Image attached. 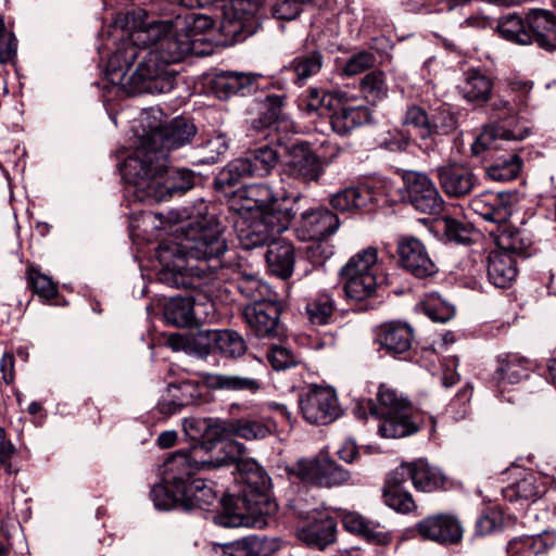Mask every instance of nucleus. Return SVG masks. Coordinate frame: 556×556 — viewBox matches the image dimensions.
Returning <instances> with one entry per match:
<instances>
[{
  "instance_id": "nucleus-19",
  "label": "nucleus",
  "mask_w": 556,
  "mask_h": 556,
  "mask_svg": "<svg viewBox=\"0 0 556 556\" xmlns=\"http://www.w3.org/2000/svg\"><path fill=\"white\" fill-rule=\"evenodd\" d=\"M397 254L403 268L417 278L430 277L438 271L424 243L414 237L399 240Z\"/></svg>"
},
{
  "instance_id": "nucleus-54",
  "label": "nucleus",
  "mask_w": 556,
  "mask_h": 556,
  "mask_svg": "<svg viewBox=\"0 0 556 556\" xmlns=\"http://www.w3.org/2000/svg\"><path fill=\"white\" fill-rule=\"evenodd\" d=\"M361 90L368 101L383 99L388 93L384 74L380 71L368 73L361 81Z\"/></svg>"
},
{
  "instance_id": "nucleus-64",
  "label": "nucleus",
  "mask_w": 556,
  "mask_h": 556,
  "mask_svg": "<svg viewBox=\"0 0 556 556\" xmlns=\"http://www.w3.org/2000/svg\"><path fill=\"white\" fill-rule=\"evenodd\" d=\"M521 169V159L518 155H514L510 164L504 168L500 166H489L488 175L498 181H506L517 177Z\"/></svg>"
},
{
  "instance_id": "nucleus-28",
  "label": "nucleus",
  "mask_w": 556,
  "mask_h": 556,
  "mask_svg": "<svg viewBox=\"0 0 556 556\" xmlns=\"http://www.w3.org/2000/svg\"><path fill=\"white\" fill-rule=\"evenodd\" d=\"M258 75L241 72H222L212 83V88L219 99H227L233 94L250 92Z\"/></svg>"
},
{
  "instance_id": "nucleus-17",
  "label": "nucleus",
  "mask_w": 556,
  "mask_h": 556,
  "mask_svg": "<svg viewBox=\"0 0 556 556\" xmlns=\"http://www.w3.org/2000/svg\"><path fill=\"white\" fill-rule=\"evenodd\" d=\"M407 199L421 213L437 215L443 210L444 201L433 184L424 173L408 170L403 176Z\"/></svg>"
},
{
  "instance_id": "nucleus-15",
  "label": "nucleus",
  "mask_w": 556,
  "mask_h": 556,
  "mask_svg": "<svg viewBox=\"0 0 556 556\" xmlns=\"http://www.w3.org/2000/svg\"><path fill=\"white\" fill-rule=\"evenodd\" d=\"M324 162L305 142L294 143L286 151L282 173L303 185L318 182L324 175Z\"/></svg>"
},
{
  "instance_id": "nucleus-34",
  "label": "nucleus",
  "mask_w": 556,
  "mask_h": 556,
  "mask_svg": "<svg viewBox=\"0 0 556 556\" xmlns=\"http://www.w3.org/2000/svg\"><path fill=\"white\" fill-rule=\"evenodd\" d=\"M405 482L393 470L382 489L383 502L387 506L401 514H408L416 509L412 494L405 490Z\"/></svg>"
},
{
  "instance_id": "nucleus-40",
  "label": "nucleus",
  "mask_w": 556,
  "mask_h": 556,
  "mask_svg": "<svg viewBox=\"0 0 556 556\" xmlns=\"http://www.w3.org/2000/svg\"><path fill=\"white\" fill-rule=\"evenodd\" d=\"M205 381L215 390L256 393L261 389V382L257 379L239 375L210 374Z\"/></svg>"
},
{
  "instance_id": "nucleus-29",
  "label": "nucleus",
  "mask_w": 556,
  "mask_h": 556,
  "mask_svg": "<svg viewBox=\"0 0 556 556\" xmlns=\"http://www.w3.org/2000/svg\"><path fill=\"white\" fill-rule=\"evenodd\" d=\"M268 269L274 275L286 279L293 273L295 253L291 242L287 240H275L268 245L265 254Z\"/></svg>"
},
{
  "instance_id": "nucleus-60",
  "label": "nucleus",
  "mask_w": 556,
  "mask_h": 556,
  "mask_svg": "<svg viewBox=\"0 0 556 556\" xmlns=\"http://www.w3.org/2000/svg\"><path fill=\"white\" fill-rule=\"evenodd\" d=\"M216 330H199L189 337V351L199 357L210 354L213 344L215 345Z\"/></svg>"
},
{
  "instance_id": "nucleus-42",
  "label": "nucleus",
  "mask_w": 556,
  "mask_h": 556,
  "mask_svg": "<svg viewBox=\"0 0 556 556\" xmlns=\"http://www.w3.org/2000/svg\"><path fill=\"white\" fill-rule=\"evenodd\" d=\"M370 198L366 188L348 187L331 195L330 205L339 212H352L366 206Z\"/></svg>"
},
{
  "instance_id": "nucleus-2",
  "label": "nucleus",
  "mask_w": 556,
  "mask_h": 556,
  "mask_svg": "<svg viewBox=\"0 0 556 556\" xmlns=\"http://www.w3.org/2000/svg\"><path fill=\"white\" fill-rule=\"evenodd\" d=\"M136 38L124 42L108 60L106 78L130 96L173 90L177 72L151 49L138 48Z\"/></svg>"
},
{
  "instance_id": "nucleus-7",
  "label": "nucleus",
  "mask_w": 556,
  "mask_h": 556,
  "mask_svg": "<svg viewBox=\"0 0 556 556\" xmlns=\"http://www.w3.org/2000/svg\"><path fill=\"white\" fill-rule=\"evenodd\" d=\"M494 122L484 127L472 144L476 154L485 150L507 149V144L526 139L529 129L521 126L514 105L502 96H496L489 104Z\"/></svg>"
},
{
  "instance_id": "nucleus-63",
  "label": "nucleus",
  "mask_w": 556,
  "mask_h": 556,
  "mask_svg": "<svg viewBox=\"0 0 556 556\" xmlns=\"http://www.w3.org/2000/svg\"><path fill=\"white\" fill-rule=\"evenodd\" d=\"M267 359L276 370H285L296 364L294 354L280 345H275L268 351Z\"/></svg>"
},
{
  "instance_id": "nucleus-24",
  "label": "nucleus",
  "mask_w": 556,
  "mask_h": 556,
  "mask_svg": "<svg viewBox=\"0 0 556 556\" xmlns=\"http://www.w3.org/2000/svg\"><path fill=\"white\" fill-rule=\"evenodd\" d=\"M394 471L405 483L412 480L414 488L421 492H433L442 488L445 481L441 471L424 459L402 464Z\"/></svg>"
},
{
  "instance_id": "nucleus-13",
  "label": "nucleus",
  "mask_w": 556,
  "mask_h": 556,
  "mask_svg": "<svg viewBox=\"0 0 556 556\" xmlns=\"http://www.w3.org/2000/svg\"><path fill=\"white\" fill-rule=\"evenodd\" d=\"M289 199L287 190L265 182L247 185L235 192V205L239 214L265 215L278 211H293L285 206Z\"/></svg>"
},
{
  "instance_id": "nucleus-56",
  "label": "nucleus",
  "mask_w": 556,
  "mask_h": 556,
  "mask_svg": "<svg viewBox=\"0 0 556 556\" xmlns=\"http://www.w3.org/2000/svg\"><path fill=\"white\" fill-rule=\"evenodd\" d=\"M444 236L453 242L468 244L472 241L473 229L450 216L441 219Z\"/></svg>"
},
{
  "instance_id": "nucleus-12",
  "label": "nucleus",
  "mask_w": 556,
  "mask_h": 556,
  "mask_svg": "<svg viewBox=\"0 0 556 556\" xmlns=\"http://www.w3.org/2000/svg\"><path fill=\"white\" fill-rule=\"evenodd\" d=\"M279 162L278 151L270 146H262L228 164L216 178L217 188L236 185L242 177H265Z\"/></svg>"
},
{
  "instance_id": "nucleus-55",
  "label": "nucleus",
  "mask_w": 556,
  "mask_h": 556,
  "mask_svg": "<svg viewBox=\"0 0 556 556\" xmlns=\"http://www.w3.org/2000/svg\"><path fill=\"white\" fill-rule=\"evenodd\" d=\"M403 125L417 130L421 139L430 138V115L419 105H409L402 119Z\"/></svg>"
},
{
  "instance_id": "nucleus-59",
  "label": "nucleus",
  "mask_w": 556,
  "mask_h": 556,
  "mask_svg": "<svg viewBox=\"0 0 556 556\" xmlns=\"http://www.w3.org/2000/svg\"><path fill=\"white\" fill-rule=\"evenodd\" d=\"M332 100L333 96L331 93H326L317 88H311L307 97L302 99L301 105L309 113L315 112L318 115H324L330 111Z\"/></svg>"
},
{
  "instance_id": "nucleus-16",
  "label": "nucleus",
  "mask_w": 556,
  "mask_h": 556,
  "mask_svg": "<svg viewBox=\"0 0 556 556\" xmlns=\"http://www.w3.org/2000/svg\"><path fill=\"white\" fill-rule=\"evenodd\" d=\"M282 304L277 296L267 301H256L243 308V317L251 331L258 338H280L283 326L280 323Z\"/></svg>"
},
{
  "instance_id": "nucleus-3",
  "label": "nucleus",
  "mask_w": 556,
  "mask_h": 556,
  "mask_svg": "<svg viewBox=\"0 0 556 556\" xmlns=\"http://www.w3.org/2000/svg\"><path fill=\"white\" fill-rule=\"evenodd\" d=\"M235 459H228L224 466L237 465L243 488L238 497L223 498L224 511L215 517V522L226 528L253 527L258 517L277 511L278 505L270 496L271 480L262 466L252 458H245L247 447Z\"/></svg>"
},
{
  "instance_id": "nucleus-8",
  "label": "nucleus",
  "mask_w": 556,
  "mask_h": 556,
  "mask_svg": "<svg viewBox=\"0 0 556 556\" xmlns=\"http://www.w3.org/2000/svg\"><path fill=\"white\" fill-rule=\"evenodd\" d=\"M409 409L410 402L384 383L378 389L377 404L368 402L369 414L381 419L378 432L387 439L403 438L417 431V426L409 417Z\"/></svg>"
},
{
  "instance_id": "nucleus-50",
  "label": "nucleus",
  "mask_w": 556,
  "mask_h": 556,
  "mask_svg": "<svg viewBox=\"0 0 556 556\" xmlns=\"http://www.w3.org/2000/svg\"><path fill=\"white\" fill-rule=\"evenodd\" d=\"M215 346L226 357H239L247 351L245 341L235 330H216Z\"/></svg>"
},
{
  "instance_id": "nucleus-32",
  "label": "nucleus",
  "mask_w": 556,
  "mask_h": 556,
  "mask_svg": "<svg viewBox=\"0 0 556 556\" xmlns=\"http://www.w3.org/2000/svg\"><path fill=\"white\" fill-rule=\"evenodd\" d=\"M323 66L324 55L321 51L313 49L299 53L285 66V70L293 75L294 84L303 86L311 77L316 76Z\"/></svg>"
},
{
  "instance_id": "nucleus-23",
  "label": "nucleus",
  "mask_w": 556,
  "mask_h": 556,
  "mask_svg": "<svg viewBox=\"0 0 556 556\" xmlns=\"http://www.w3.org/2000/svg\"><path fill=\"white\" fill-rule=\"evenodd\" d=\"M413 340V328L405 323H384L376 330L375 342L379 345V350L391 356L408 352Z\"/></svg>"
},
{
  "instance_id": "nucleus-26",
  "label": "nucleus",
  "mask_w": 556,
  "mask_h": 556,
  "mask_svg": "<svg viewBox=\"0 0 556 556\" xmlns=\"http://www.w3.org/2000/svg\"><path fill=\"white\" fill-rule=\"evenodd\" d=\"M336 520L326 513H320L306 526L298 529V539L307 546L324 549L334 542Z\"/></svg>"
},
{
  "instance_id": "nucleus-61",
  "label": "nucleus",
  "mask_w": 556,
  "mask_h": 556,
  "mask_svg": "<svg viewBox=\"0 0 556 556\" xmlns=\"http://www.w3.org/2000/svg\"><path fill=\"white\" fill-rule=\"evenodd\" d=\"M282 104V97L274 94L265 99V109L263 116L253 123L255 128H265L277 122Z\"/></svg>"
},
{
  "instance_id": "nucleus-51",
  "label": "nucleus",
  "mask_w": 556,
  "mask_h": 556,
  "mask_svg": "<svg viewBox=\"0 0 556 556\" xmlns=\"http://www.w3.org/2000/svg\"><path fill=\"white\" fill-rule=\"evenodd\" d=\"M27 285L42 300H52L58 295V285L35 266L26 270Z\"/></svg>"
},
{
  "instance_id": "nucleus-46",
  "label": "nucleus",
  "mask_w": 556,
  "mask_h": 556,
  "mask_svg": "<svg viewBox=\"0 0 556 556\" xmlns=\"http://www.w3.org/2000/svg\"><path fill=\"white\" fill-rule=\"evenodd\" d=\"M238 291L255 303L256 301H267L277 296L271 288L251 273H242L237 280Z\"/></svg>"
},
{
  "instance_id": "nucleus-22",
  "label": "nucleus",
  "mask_w": 556,
  "mask_h": 556,
  "mask_svg": "<svg viewBox=\"0 0 556 556\" xmlns=\"http://www.w3.org/2000/svg\"><path fill=\"white\" fill-rule=\"evenodd\" d=\"M514 201L509 192H485L473 198L470 205L485 220L502 226L511 215Z\"/></svg>"
},
{
  "instance_id": "nucleus-9",
  "label": "nucleus",
  "mask_w": 556,
  "mask_h": 556,
  "mask_svg": "<svg viewBox=\"0 0 556 556\" xmlns=\"http://www.w3.org/2000/svg\"><path fill=\"white\" fill-rule=\"evenodd\" d=\"M136 27L138 29L132 34V38L149 45L150 49L170 66L193 52L191 41L187 37H181L168 20L148 24L141 22Z\"/></svg>"
},
{
  "instance_id": "nucleus-53",
  "label": "nucleus",
  "mask_w": 556,
  "mask_h": 556,
  "mask_svg": "<svg viewBox=\"0 0 556 556\" xmlns=\"http://www.w3.org/2000/svg\"><path fill=\"white\" fill-rule=\"evenodd\" d=\"M430 137L435 134L447 135L457 127V118L447 105L434 109L430 114Z\"/></svg>"
},
{
  "instance_id": "nucleus-30",
  "label": "nucleus",
  "mask_w": 556,
  "mask_h": 556,
  "mask_svg": "<svg viewBox=\"0 0 556 556\" xmlns=\"http://www.w3.org/2000/svg\"><path fill=\"white\" fill-rule=\"evenodd\" d=\"M497 368L493 374V381L498 387L515 384L527 378L530 372V363L518 354H507L497 359Z\"/></svg>"
},
{
  "instance_id": "nucleus-36",
  "label": "nucleus",
  "mask_w": 556,
  "mask_h": 556,
  "mask_svg": "<svg viewBox=\"0 0 556 556\" xmlns=\"http://www.w3.org/2000/svg\"><path fill=\"white\" fill-rule=\"evenodd\" d=\"M169 21L174 28H176V31L180 33L181 37H187L191 41L194 53H198L195 43L202 40L200 36L204 35L213 27L211 17L194 12L178 14Z\"/></svg>"
},
{
  "instance_id": "nucleus-11",
  "label": "nucleus",
  "mask_w": 556,
  "mask_h": 556,
  "mask_svg": "<svg viewBox=\"0 0 556 556\" xmlns=\"http://www.w3.org/2000/svg\"><path fill=\"white\" fill-rule=\"evenodd\" d=\"M379 270L378 250L367 247L353 256L341 268L346 296L354 301H364L374 295L377 289Z\"/></svg>"
},
{
  "instance_id": "nucleus-20",
  "label": "nucleus",
  "mask_w": 556,
  "mask_h": 556,
  "mask_svg": "<svg viewBox=\"0 0 556 556\" xmlns=\"http://www.w3.org/2000/svg\"><path fill=\"white\" fill-rule=\"evenodd\" d=\"M419 535L444 545L457 544L463 539V526L452 515H434L419 521L416 526Z\"/></svg>"
},
{
  "instance_id": "nucleus-1",
  "label": "nucleus",
  "mask_w": 556,
  "mask_h": 556,
  "mask_svg": "<svg viewBox=\"0 0 556 556\" xmlns=\"http://www.w3.org/2000/svg\"><path fill=\"white\" fill-rule=\"evenodd\" d=\"M226 251L218 223L190 224L180 241H164L156 249L162 265L159 280L170 288L199 289L208 294L217 282L219 257Z\"/></svg>"
},
{
  "instance_id": "nucleus-49",
  "label": "nucleus",
  "mask_w": 556,
  "mask_h": 556,
  "mask_svg": "<svg viewBox=\"0 0 556 556\" xmlns=\"http://www.w3.org/2000/svg\"><path fill=\"white\" fill-rule=\"evenodd\" d=\"M193 384L191 382L185 381L179 384H169L167 388V392L172 397L170 401H162L159 403V408L161 413L164 414H175L182 406L188 405L193 399Z\"/></svg>"
},
{
  "instance_id": "nucleus-35",
  "label": "nucleus",
  "mask_w": 556,
  "mask_h": 556,
  "mask_svg": "<svg viewBox=\"0 0 556 556\" xmlns=\"http://www.w3.org/2000/svg\"><path fill=\"white\" fill-rule=\"evenodd\" d=\"M493 80L481 71L470 68L465 73L459 91L468 102L484 104L490 100Z\"/></svg>"
},
{
  "instance_id": "nucleus-4",
  "label": "nucleus",
  "mask_w": 556,
  "mask_h": 556,
  "mask_svg": "<svg viewBox=\"0 0 556 556\" xmlns=\"http://www.w3.org/2000/svg\"><path fill=\"white\" fill-rule=\"evenodd\" d=\"M151 157L139 152L137 157H128L123 167L126 181L134 186L140 201L161 202L174 194H182L194 185V175L186 168H170L169 161Z\"/></svg>"
},
{
  "instance_id": "nucleus-38",
  "label": "nucleus",
  "mask_w": 556,
  "mask_h": 556,
  "mask_svg": "<svg viewBox=\"0 0 556 556\" xmlns=\"http://www.w3.org/2000/svg\"><path fill=\"white\" fill-rule=\"evenodd\" d=\"M342 522L349 532L358 534L370 543L384 545L390 540L384 527L367 520L356 513L345 514Z\"/></svg>"
},
{
  "instance_id": "nucleus-48",
  "label": "nucleus",
  "mask_w": 556,
  "mask_h": 556,
  "mask_svg": "<svg viewBox=\"0 0 556 556\" xmlns=\"http://www.w3.org/2000/svg\"><path fill=\"white\" fill-rule=\"evenodd\" d=\"M164 317L167 323L186 327L193 323V302L189 298H173L164 307Z\"/></svg>"
},
{
  "instance_id": "nucleus-58",
  "label": "nucleus",
  "mask_w": 556,
  "mask_h": 556,
  "mask_svg": "<svg viewBox=\"0 0 556 556\" xmlns=\"http://www.w3.org/2000/svg\"><path fill=\"white\" fill-rule=\"evenodd\" d=\"M351 476L348 470L329 458H324L320 486H334L346 483Z\"/></svg>"
},
{
  "instance_id": "nucleus-27",
  "label": "nucleus",
  "mask_w": 556,
  "mask_h": 556,
  "mask_svg": "<svg viewBox=\"0 0 556 556\" xmlns=\"http://www.w3.org/2000/svg\"><path fill=\"white\" fill-rule=\"evenodd\" d=\"M517 264L514 256L505 251H491L486 258L489 281L496 288H508L517 277Z\"/></svg>"
},
{
  "instance_id": "nucleus-18",
  "label": "nucleus",
  "mask_w": 556,
  "mask_h": 556,
  "mask_svg": "<svg viewBox=\"0 0 556 556\" xmlns=\"http://www.w3.org/2000/svg\"><path fill=\"white\" fill-rule=\"evenodd\" d=\"M339 227L338 215L327 207L319 206L301 214L296 233L303 241H321L333 235Z\"/></svg>"
},
{
  "instance_id": "nucleus-57",
  "label": "nucleus",
  "mask_w": 556,
  "mask_h": 556,
  "mask_svg": "<svg viewBox=\"0 0 556 556\" xmlns=\"http://www.w3.org/2000/svg\"><path fill=\"white\" fill-rule=\"evenodd\" d=\"M155 508L168 510L176 506L182 507V498L179 490L170 488L168 484H155L150 492Z\"/></svg>"
},
{
  "instance_id": "nucleus-43",
  "label": "nucleus",
  "mask_w": 556,
  "mask_h": 556,
  "mask_svg": "<svg viewBox=\"0 0 556 556\" xmlns=\"http://www.w3.org/2000/svg\"><path fill=\"white\" fill-rule=\"evenodd\" d=\"M497 31L502 38L517 43V45H530L531 35L530 27L527 24L526 18H521L517 14H508L503 16L497 24Z\"/></svg>"
},
{
  "instance_id": "nucleus-31",
  "label": "nucleus",
  "mask_w": 556,
  "mask_h": 556,
  "mask_svg": "<svg viewBox=\"0 0 556 556\" xmlns=\"http://www.w3.org/2000/svg\"><path fill=\"white\" fill-rule=\"evenodd\" d=\"M262 4L263 0H228L223 7V27H233V34L241 31Z\"/></svg>"
},
{
  "instance_id": "nucleus-33",
  "label": "nucleus",
  "mask_w": 556,
  "mask_h": 556,
  "mask_svg": "<svg viewBox=\"0 0 556 556\" xmlns=\"http://www.w3.org/2000/svg\"><path fill=\"white\" fill-rule=\"evenodd\" d=\"M182 508L186 510L200 508L208 510L218 501V492L213 483L203 479H193L181 493Z\"/></svg>"
},
{
  "instance_id": "nucleus-39",
  "label": "nucleus",
  "mask_w": 556,
  "mask_h": 556,
  "mask_svg": "<svg viewBox=\"0 0 556 556\" xmlns=\"http://www.w3.org/2000/svg\"><path fill=\"white\" fill-rule=\"evenodd\" d=\"M497 250L509 254H523L532 244L530 237L519 228L513 226H498L494 232Z\"/></svg>"
},
{
  "instance_id": "nucleus-62",
  "label": "nucleus",
  "mask_w": 556,
  "mask_h": 556,
  "mask_svg": "<svg viewBox=\"0 0 556 556\" xmlns=\"http://www.w3.org/2000/svg\"><path fill=\"white\" fill-rule=\"evenodd\" d=\"M376 58L370 52H358L348 59L343 73L348 76H355L374 66Z\"/></svg>"
},
{
  "instance_id": "nucleus-25",
  "label": "nucleus",
  "mask_w": 556,
  "mask_h": 556,
  "mask_svg": "<svg viewBox=\"0 0 556 556\" xmlns=\"http://www.w3.org/2000/svg\"><path fill=\"white\" fill-rule=\"evenodd\" d=\"M531 43L546 51L556 50V15L546 9H531L526 14Z\"/></svg>"
},
{
  "instance_id": "nucleus-45",
  "label": "nucleus",
  "mask_w": 556,
  "mask_h": 556,
  "mask_svg": "<svg viewBox=\"0 0 556 556\" xmlns=\"http://www.w3.org/2000/svg\"><path fill=\"white\" fill-rule=\"evenodd\" d=\"M554 543V536L549 533L540 536H526L511 540L508 544L509 556H532L548 551Z\"/></svg>"
},
{
  "instance_id": "nucleus-44",
  "label": "nucleus",
  "mask_w": 556,
  "mask_h": 556,
  "mask_svg": "<svg viewBox=\"0 0 556 556\" xmlns=\"http://www.w3.org/2000/svg\"><path fill=\"white\" fill-rule=\"evenodd\" d=\"M224 430L244 440H262L273 430V422L261 419H238L228 424Z\"/></svg>"
},
{
  "instance_id": "nucleus-6",
  "label": "nucleus",
  "mask_w": 556,
  "mask_h": 556,
  "mask_svg": "<svg viewBox=\"0 0 556 556\" xmlns=\"http://www.w3.org/2000/svg\"><path fill=\"white\" fill-rule=\"evenodd\" d=\"M162 115L160 110H151L142 115V134L138 137L135 151L129 157H137L139 152H143L151 159L162 156L168 160L172 151L191 142L197 129L190 121L175 117L167 123L161 121Z\"/></svg>"
},
{
  "instance_id": "nucleus-14",
  "label": "nucleus",
  "mask_w": 556,
  "mask_h": 556,
  "mask_svg": "<svg viewBox=\"0 0 556 556\" xmlns=\"http://www.w3.org/2000/svg\"><path fill=\"white\" fill-rule=\"evenodd\" d=\"M303 418L313 425H328L340 416L336 391L330 387L309 386L299 396Z\"/></svg>"
},
{
  "instance_id": "nucleus-41",
  "label": "nucleus",
  "mask_w": 556,
  "mask_h": 556,
  "mask_svg": "<svg viewBox=\"0 0 556 556\" xmlns=\"http://www.w3.org/2000/svg\"><path fill=\"white\" fill-rule=\"evenodd\" d=\"M369 111L364 106L342 108L330 115V125L340 136L348 135L355 127L369 121Z\"/></svg>"
},
{
  "instance_id": "nucleus-37",
  "label": "nucleus",
  "mask_w": 556,
  "mask_h": 556,
  "mask_svg": "<svg viewBox=\"0 0 556 556\" xmlns=\"http://www.w3.org/2000/svg\"><path fill=\"white\" fill-rule=\"evenodd\" d=\"M279 548L276 539L247 536L225 546L227 556H271Z\"/></svg>"
},
{
  "instance_id": "nucleus-52",
  "label": "nucleus",
  "mask_w": 556,
  "mask_h": 556,
  "mask_svg": "<svg viewBox=\"0 0 556 556\" xmlns=\"http://www.w3.org/2000/svg\"><path fill=\"white\" fill-rule=\"evenodd\" d=\"M324 458L299 459L289 469V473L301 481L320 485Z\"/></svg>"
},
{
  "instance_id": "nucleus-10",
  "label": "nucleus",
  "mask_w": 556,
  "mask_h": 556,
  "mask_svg": "<svg viewBox=\"0 0 556 556\" xmlns=\"http://www.w3.org/2000/svg\"><path fill=\"white\" fill-rule=\"evenodd\" d=\"M294 215L293 211H278L265 215L249 214V216H244V213L239 214L235 228L240 245L245 250L269 245L275 241L276 236L289 229Z\"/></svg>"
},
{
  "instance_id": "nucleus-21",
  "label": "nucleus",
  "mask_w": 556,
  "mask_h": 556,
  "mask_svg": "<svg viewBox=\"0 0 556 556\" xmlns=\"http://www.w3.org/2000/svg\"><path fill=\"white\" fill-rule=\"evenodd\" d=\"M435 173L442 190L451 198L459 199L469 194L478 184L473 170L460 163L439 166Z\"/></svg>"
},
{
  "instance_id": "nucleus-47",
  "label": "nucleus",
  "mask_w": 556,
  "mask_h": 556,
  "mask_svg": "<svg viewBox=\"0 0 556 556\" xmlns=\"http://www.w3.org/2000/svg\"><path fill=\"white\" fill-rule=\"evenodd\" d=\"M305 312L312 325H329L334 319L336 303L330 295L320 294L307 302Z\"/></svg>"
},
{
  "instance_id": "nucleus-5",
  "label": "nucleus",
  "mask_w": 556,
  "mask_h": 556,
  "mask_svg": "<svg viewBox=\"0 0 556 556\" xmlns=\"http://www.w3.org/2000/svg\"><path fill=\"white\" fill-rule=\"evenodd\" d=\"M243 447L238 441H203L190 451L175 453L164 465V482L175 490L188 488L193 475L200 469L223 467L228 459L240 453Z\"/></svg>"
}]
</instances>
